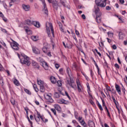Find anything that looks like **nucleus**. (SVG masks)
Masks as SVG:
<instances>
[{
    "instance_id": "nucleus-21",
    "label": "nucleus",
    "mask_w": 127,
    "mask_h": 127,
    "mask_svg": "<svg viewBox=\"0 0 127 127\" xmlns=\"http://www.w3.org/2000/svg\"><path fill=\"white\" fill-rule=\"evenodd\" d=\"M50 80L53 84H55L56 82H57V80H56V78L54 76H51L50 77Z\"/></svg>"
},
{
    "instance_id": "nucleus-52",
    "label": "nucleus",
    "mask_w": 127,
    "mask_h": 127,
    "mask_svg": "<svg viewBox=\"0 0 127 127\" xmlns=\"http://www.w3.org/2000/svg\"><path fill=\"white\" fill-rule=\"evenodd\" d=\"M55 67H56V69H58L59 68V67H60V65L58 64H56Z\"/></svg>"
},
{
    "instance_id": "nucleus-53",
    "label": "nucleus",
    "mask_w": 127,
    "mask_h": 127,
    "mask_svg": "<svg viewBox=\"0 0 127 127\" xmlns=\"http://www.w3.org/2000/svg\"><path fill=\"white\" fill-rule=\"evenodd\" d=\"M115 66L116 67V68H118V69H120V65H119V64H115Z\"/></svg>"
},
{
    "instance_id": "nucleus-13",
    "label": "nucleus",
    "mask_w": 127,
    "mask_h": 127,
    "mask_svg": "<svg viewBox=\"0 0 127 127\" xmlns=\"http://www.w3.org/2000/svg\"><path fill=\"white\" fill-rule=\"evenodd\" d=\"M32 24H33V25H34L35 27H37V28H39V27H40V23H39V22L36 21H33Z\"/></svg>"
},
{
    "instance_id": "nucleus-25",
    "label": "nucleus",
    "mask_w": 127,
    "mask_h": 127,
    "mask_svg": "<svg viewBox=\"0 0 127 127\" xmlns=\"http://www.w3.org/2000/svg\"><path fill=\"white\" fill-rule=\"evenodd\" d=\"M13 83H14V85H15V86H20V83H19V81H18V80H17V79H14Z\"/></svg>"
},
{
    "instance_id": "nucleus-36",
    "label": "nucleus",
    "mask_w": 127,
    "mask_h": 127,
    "mask_svg": "<svg viewBox=\"0 0 127 127\" xmlns=\"http://www.w3.org/2000/svg\"><path fill=\"white\" fill-rule=\"evenodd\" d=\"M24 91H25V93L28 94V95H31V92H30V91H29V90L27 89H24Z\"/></svg>"
},
{
    "instance_id": "nucleus-64",
    "label": "nucleus",
    "mask_w": 127,
    "mask_h": 127,
    "mask_svg": "<svg viewBox=\"0 0 127 127\" xmlns=\"http://www.w3.org/2000/svg\"><path fill=\"white\" fill-rule=\"evenodd\" d=\"M124 45H127V41H124Z\"/></svg>"
},
{
    "instance_id": "nucleus-62",
    "label": "nucleus",
    "mask_w": 127,
    "mask_h": 127,
    "mask_svg": "<svg viewBox=\"0 0 127 127\" xmlns=\"http://www.w3.org/2000/svg\"><path fill=\"white\" fill-rule=\"evenodd\" d=\"M84 114H85V115L86 116H87V115H88V114L87 113V109H85L84 110Z\"/></svg>"
},
{
    "instance_id": "nucleus-29",
    "label": "nucleus",
    "mask_w": 127,
    "mask_h": 127,
    "mask_svg": "<svg viewBox=\"0 0 127 127\" xmlns=\"http://www.w3.org/2000/svg\"><path fill=\"white\" fill-rule=\"evenodd\" d=\"M4 84V83H3V78H2V77L0 76V85H1L2 87H3Z\"/></svg>"
},
{
    "instance_id": "nucleus-60",
    "label": "nucleus",
    "mask_w": 127,
    "mask_h": 127,
    "mask_svg": "<svg viewBox=\"0 0 127 127\" xmlns=\"http://www.w3.org/2000/svg\"><path fill=\"white\" fill-rule=\"evenodd\" d=\"M81 17L83 18V19H86V16H85V14H82L81 15Z\"/></svg>"
},
{
    "instance_id": "nucleus-37",
    "label": "nucleus",
    "mask_w": 127,
    "mask_h": 127,
    "mask_svg": "<svg viewBox=\"0 0 127 127\" xmlns=\"http://www.w3.org/2000/svg\"><path fill=\"white\" fill-rule=\"evenodd\" d=\"M105 110L106 112L107 113V115L109 118L111 117V115L110 114V112H109V110L108 109V107H106V108H105Z\"/></svg>"
},
{
    "instance_id": "nucleus-2",
    "label": "nucleus",
    "mask_w": 127,
    "mask_h": 127,
    "mask_svg": "<svg viewBox=\"0 0 127 127\" xmlns=\"http://www.w3.org/2000/svg\"><path fill=\"white\" fill-rule=\"evenodd\" d=\"M46 25L47 28V32L49 37H51V35L50 34V29L52 32L53 37H54V30L53 29V26L52 25V23L47 22Z\"/></svg>"
},
{
    "instance_id": "nucleus-5",
    "label": "nucleus",
    "mask_w": 127,
    "mask_h": 127,
    "mask_svg": "<svg viewBox=\"0 0 127 127\" xmlns=\"http://www.w3.org/2000/svg\"><path fill=\"white\" fill-rule=\"evenodd\" d=\"M41 1H42L43 4V11L47 15H48V10L47 9V7L46 6V3H45V0H40Z\"/></svg>"
},
{
    "instance_id": "nucleus-49",
    "label": "nucleus",
    "mask_w": 127,
    "mask_h": 127,
    "mask_svg": "<svg viewBox=\"0 0 127 127\" xmlns=\"http://www.w3.org/2000/svg\"><path fill=\"white\" fill-rule=\"evenodd\" d=\"M75 34L79 36L80 35V33H79V31L77 30V29H75Z\"/></svg>"
},
{
    "instance_id": "nucleus-40",
    "label": "nucleus",
    "mask_w": 127,
    "mask_h": 127,
    "mask_svg": "<svg viewBox=\"0 0 127 127\" xmlns=\"http://www.w3.org/2000/svg\"><path fill=\"white\" fill-rule=\"evenodd\" d=\"M57 84L59 87H61V86H62V82L60 80L57 81Z\"/></svg>"
},
{
    "instance_id": "nucleus-45",
    "label": "nucleus",
    "mask_w": 127,
    "mask_h": 127,
    "mask_svg": "<svg viewBox=\"0 0 127 127\" xmlns=\"http://www.w3.org/2000/svg\"><path fill=\"white\" fill-rule=\"evenodd\" d=\"M112 100H113L114 103L115 105H117V100H116V99H115V97L114 96H112Z\"/></svg>"
},
{
    "instance_id": "nucleus-14",
    "label": "nucleus",
    "mask_w": 127,
    "mask_h": 127,
    "mask_svg": "<svg viewBox=\"0 0 127 127\" xmlns=\"http://www.w3.org/2000/svg\"><path fill=\"white\" fill-rule=\"evenodd\" d=\"M55 109L59 112L61 113V107L58 104H55L54 105Z\"/></svg>"
},
{
    "instance_id": "nucleus-3",
    "label": "nucleus",
    "mask_w": 127,
    "mask_h": 127,
    "mask_svg": "<svg viewBox=\"0 0 127 127\" xmlns=\"http://www.w3.org/2000/svg\"><path fill=\"white\" fill-rule=\"evenodd\" d=\"M67 86H70L71 88H72L74 90H76L77 89V86L76 85V83L74 82L73 79L70 78L69 80H67Z\"/></svg>"
},
{
    "instance_id": "nucleus-8",
    "label": "nucleus",
    "mask_w": 127,
    "mask_h": 127,
    "mask_svg": "<svg viewBox=\"0 0 127 127\" xmlns=\"http://www.w3.org/2000/svg\"><path fill=\"white\" fill-rule=\"evenodd\" d=\"M22 7L25 11H29L30 10V6L28 4H23Z\"/></svg>"
},
{
    "instance_id": "nucleus-61",
    "label": "nucleus",
    "mask_w": 127,
    "mask_h": 127,
    "mask_svg": "<svg viewBox=\"0 0 127 127\" xmlns=\"http://www.w3.org/2000/svg\"><path fill=\"white\" fill-rule=\"evenodd\" d=\"M89 102L90 103V104H91V105H94V102L93 101V100H89Z\"/></svg>"
},
{
    "instance_id": "nucleus-59",
    "label": "nucleus",
    "mask_w": 127,
    "mask_h": 127,
    "mask_svg": "<svg viewBox=\"0 0 127 127\" xmlns=\"http://www.w3.org/2000/svg\"><path fill=\"white\" fill-rule=\"evenodd\" d=\"M80 124L82 125V126H83V124H84V123H85V121H84V120H82V121H80Z\"/></svg>"
},
{
    "instance_id": "nucleus-9",
    "label": "nucleus",
    "mask_w": 127,
    "mask_h": 127,
    "mask_svg": "<svg viewBox=\"0 0 127 127\" xmlns=\"http://www.w3.org/2000/svg\"><path fill=\"white\" fill-rule=\"evenodd\" d=\"M76 84L77 86V90L79 93H81L82 92V86L81 85V83H80V82L79 80H77L76 81Z\"/></svg>"
},
{
    "instance_id": "nucleus-1",
    "label": "nucleus",
    "mask_w": 127,
    "mask_h": 127,
    "mask_svg": "<svg viewBox=\"0 0 127 127\" xmlns=\"http://www.w3.org/2000/svg\"><path fill=\"white\" fill-rule=\"evenodd\" d=\"M18 58L20 59V62L22 64H25L27 66L30 65V62L29 61V58L24 54H22L21 56H19L18 54Z\"/></svg>"
},
{
    "instance_id": "nucleus-22",
    "label": "nucleus",
    "mask_w": 127,
    "mask_h": 127,
    "mask_svg": "<svg viewBox=\"0 0 127 127\" xmlns=\"http://www.w3.org/2000/svg\"><path fill=\"white\" fill-rule=\"evenodd\" d=\"M88 126L89 127H95V123H93V121H91V120H89L88 121Z\"/></svg>"
},
{
    "instance_id": "nucleus-20",
    "label": "nucleus",
    "mask_w": 127,
    "mask_h": 127,
    "mask_svg": "<svg viewBox=\"0 0 127 127\" xmlns=\"http://www.w3.org/2000/svg\"><path fill=\"white\" fill-rule=\"evenodd\" d=\"M100 8H99V6H95V12L96 15L99 14L100 13Z\"/></svg>"
},
{
    "instance_id": "nucleus-44",
    "label": "nucleus",
    "mask_w": 127,
    "mask_h": 127,
    "mask_svg": "<svg viewBox=\"0 0 127 127\" xmlns=\"http://www.w3.org/2000/svg\"><path fill=\"white\" fill-rule=\"evenodd\" d=\"M1 31L2 32H4V33H6V34H7V31H6V30L3 29V28H1Z\"/></svg>"
},
{
    "instance_id": "nucleus-33",
    "label": "nucleus",
    "mask_w": 127,
    "mask_h": 127,
    "mask_svg": "<svg viewBox=\"0 0 127 127\" xmlns=\"http://www.w3.org/2000/svg\"><path fill=\"white\" fill-rule=\"evenodd\" d=\"M66 73L67 74H68V76H69L70 77V75H71V69H70V68L67 67L66 69Z\"/></svg>"
},
{
    "instance_id": "nucleus-51",
    "label": "nucleus",
    "mask_w": 127,
    "mask_h": 127,
    "mask_svg": "<svg viewBox=\"0 0 127 127\" xmlns=\"http://www.w3.org/2000/svg\"><path fill=\"white\" fill-rule=\"evenodd\" d=\"M64 102V99H60L59 100V103H60V104H63Z\"/></svg>"
},
{
    "instance_id": "nucleus-15",
    "label": "nucleus",
    "mask_w": 127,
    "mask_h": 127,
    "mask_svg": "<svg viewBox=\"0 0 127 127\" xmlns=\"http://www.w3.org/2000/svg\"><path fill=\"white\" fill-rule=\"evenodd\" d=\"M61 3L63 4V5L64 7H67L68 9H70V6L69 5H66V0H61Z\"/></svg>"
},
{
    "instance_id": "nucleus-27",
    "label": "nucleus",
    "mask_w": 127,
    "mask_h": 127,
    "mask_svg": "<svg viewBox=\"0 0 127 127\" xmlns=\"http://www.w3.org/2000/svg\"><path fill=\"white\" fill-rule=\"evenodd\" d=\"M40 91L42 93H44V91H45V87L43 85H41L40 87Z\"/></svg>"
},
{
    "instance_id": "nucleus-32",
    "label": "nucleus",
    "mask_w": 127,
    "mask_h": 127,
    "mask_svg": "<svg viewBox=\"0 0 127 127\" xmlns=\"http://www.w3.org/2000/svg\"><path fill=\"white\" fill-rule=\"evenodd\" d=\"M31 39L33 40V41H37L38 38L36 36H32Z\"/></svg>"
},
{
    "instance_id": "nucleus-19",
    "label": "nucleus",
    "mask_w": 127,
    "mask_h": 127,
    "mask_svg": "<svg viewBox=\"0 0 127 127\" xmlns=\"http://www.w3.org/2000/svg\"><path fill=\"white\" fill-rule=\"evenodd\" d=\"M24 28L26 32H27L28 34H32V31H31L30 28H29L28 27H25Z\"/></svg>"
},
{
    "instance_id": "nucleus-38",
    "label": "nucleus",
    "mask_w": 127,
    "mask_h": 127,
    "mask_svg": "<svg viewBox=\"0 0 127 127\" xmlns=\"http://www.w3.org/2000/svg\"><path fill=\"white\" fill-rule=\"evenodd\" d=\"M33 88L35 90V92H38V91L39 90L38 89V88H37V86L36 84H34Z\"/></svg>"
},
{
    "instance_id": "nucleus-34",
    "label": "nucleus",
    "mask_w": 127,
    "mask_h": 127,
    "mask_svg": "<svg viewBox=\"0 0 127 127\" xmlns=\"http://www.w3.org/2000/svg\"><path fill=\"white\" fill-rule=\"evenodd\" d=\"M53 6L54 8L56 9V10H57V9H58V4L57 3H53Z\"/></svg>"
},
{
    "instance_id": "nucleus-28",
    "label": "nucleus",
    "mask_w": 127,
    "mask_h": 127,
    "mask_svg": "<svg viewBox=\"0 0 127 127\" xmlns=\"http://www.w3.org/2000/svg\"><path fill=\"white\" fill-rule=\"evenodd\" d=\"M119 39H124V34H123L122 32H120L119 33Z\"/></svg>"
},
{
    "instance_id": "nucleus-47",
    "label": "nucleus",
    "mask_w": 127,
    "mask_h": 127,
    "mask_svg": "<svg viewBox=\"0 0 127 127\" xmlns=\"http://www.w3.org/2000/svg\"><path fill=\"white\" fill-rule=\"evenodd\" d=\"M108 35L109 36H113L114 33H113V32H108Z\"/></svg>"
},
{
    "instance_id": "nucleus-35",
    "label": "nucleus",
    "mask_w": 127,
    "mask_h": 127,
    "mask_svg": "<svg viewBox=\"0 0 127 127\" xmlns=\"http://www.w3.org/2000/svg\"><path fill=\"white\" fill-rule=\"evenodd\" d=\"M101 101L102 102V107L104 108V109H106V107H107V106H106V103H105V101L102 98H101Z\"/></svg>"
},
{
    "instance_id": "nucleus-41",
    "label": "nucleus",
    "mask_w": 127,
    "mask_h": 127,
    "mask_svg": "<svg viewBox=\"0 0 127 127\" xmlns=\"http://www.w3.org/2000/svg\"><path fill=\"white\" fill-rule=\"evenodd\" d=\"M37 115H38V121L39 122L40 121V117H42L40 115V113L39 112H37Z\"/></svg>"
},
{
    "instance_id": "nucleus-46",
    "label": "nucleus",
    "mask_w": 127,
    "mask_h": 127,
    "mask_svg": "<svg viewBox=\"0 0 127 127\" xmlns=\"http://www.w3.org/2000/svg\"><path fill=\"white\" fill-rule=\"evenodd\" d=\"M27 119L28 122L30 123V125L32 126V122H31V121H30V119H29V117L28 116L27 117Z\"/></svg>"
},
{
    "instance_id": "nucleus-39",
    "label": "nucleus",
    "mask_w": 127,
    "mask_h": 127,
    "mask_svg": "<svg viewBox=\"0 0 127 127\" xmlns=\"http://www.w3.org/2000/svg\"><path fill=\"white\" fill-rule=\"evenodd\" d=\"M10 102H11L12 105H13V106H14V105H15V101L14 100V99H13V98H11L10 99Z\"/></svg>"
},
{
    "instance_id": "nucleus-7",
    "label": "nucleus",
    "mask_w": 127,
    "mask_h": 127,
    "mask_svg": "<svg viewBox=\"0 0 127 127\" xmlns=\"http://www.w3.org/2000/svg\"><path fill=\"white\" fill-rule=\"evenodd\" d=\"M49 48H48V44L45 43L44 44V47L43 48V51L44 53H48L49 51Z\"/></svg>"
},
{
    "instance_id": "nucleus-54",
    "label": "nucleus",
    "mask_w": 127,
    "mask_h": 127,
    "mask_svg": "<svg viewBox=\"0 0 127 127\" xmlns=\"http://www.w3.org/2000/svg\"><path fill=\"white\" fill-rule=\"evenodd\" d=\"M106 10H111V7L109 6H107L106 7Z\"/></svg>"
},
{
    "instance_id": "nucleus-11",
    "label": "nucleus",
    "mask_w": 127,
    "mask_h": 127,
    "mask_svg": "<svg viewBox=\"0 0 127 127\" xmlns=\"http://www.w3.org/2000/svg\"><path fill=\"white\" fill-rule=\"evenodd\" d=\"M12 47L14 50H18L19 48L18 47V44L16 42H14Z\"/></svg>"
},
{
    "instance_id": "nucleus-58",
    "label": "nucleus",
    "mask_w": 127,
    "mask_h": 127,
    "mask_svg": "<svg viewBox=\"0 0 127 127\" xmlns=\"http://www.w3.org/2000/svg\"><path fill=\"white\" fill-rule=\"evenodd\" d=\"M0 71H3V67L1 65H0Z\"/></svg>"
},
{
    "instance_id": "nucleus-16",
    "label": "nucleus",
    "mask_w": 127,
    "mask_h": 127,
    "mask_svg": "<svg viewBox=\"0 0 127 127\" xmlns=\"http://www.w3.org/2000/svg\"><path fill=\"white\" fill-rule=\"evenodd\" d=\"M32 50L34 53L35 54H40V51L36 47H33Z\"/></svg>"
},
{
    "instance_id": "nucleus-23",
    "label": "nucleus",
    "mask_w": 127,
    "mask_h": 127,
    "mask_svg": "<svg viewBox=\"0 0 127 127\" xmlns=\"http://www.w3.org/2000/svg\"><path fill=\"white\" fill-rule=\"evenodd\" d=\"M43 67L44 68L45 70H48V64L46 62H43Z\"/></svg>"
},
{
    "instance_id": "nucleus-55",
    "label": "nucleus",
    "mask_w": 127,
    "mask_h": 127,
    "mask_svg": "<svg viewBox=\"0 0 127 127\" xmlns=\"http://www.w3.org/2000/svg\"><path fill=\"white\" fill-rule=\"evenodd\" d=\"M3 20L5 22H6L7 21V19L5 17H4V16H3V17H2Z\"/></svg>"
},
{
    "instance_id": "nucleus-56",
    "label": "nucleus",
    "mask_w": 127,
    "mask_h": 127,
    "mask_svg": "<svg viewBox=\"0 0 127 127\" xmlns=\"http://www.w3.org/2000/svg\"><path fill=\"white\" fill-rule=\"evenodd\" d=\"M112 48L115 50H116V49H117V46H116V45H113L112 46Z\"/></svg>"
},
{
    "instance_id": "nucleus-48",
    "label": "nucleus",
    "mask_w": 127,
    "mask_h": 127,
    "mask_svg": "<svg viewBox=\"0 0 127 127\" xmlns=\"http://www.w3.org/2000/svg\"><path fill=\"white\" fill-rule=\"evenodd\" d=\"M106 90L107 91H110V92H111L112 90H111V87H110V86L107 85L106 86Z\"/></svg>"
},
{
    "instance_id": "nucleus-57",
    "label": "nucleus",
    "mask_w": 127,
    "mask_h": 127,
    "mask_svg": "<svg viewBox=\"0 0 127 127\" xmlns=\"http://www.w3.org/2000/svg\"><path fill=\"white\" fill-rule=\"evenodd\" d=\"M47 55L48 56H49L50 57H51V52H49V51L47 53Z\"/></svg>"
},
{
    "instance_id": "nucleus-24",
    "label": "nucleus",
    "mask_w": 127,
    "mask_h": 127,
    "mask_svg": "<svg viewBox=\"0 0 127 127\" xmlns=\"http://www.w3.org/2000/svg\"><path fill=\"white\" fill-rule=\"evenodd\" d=\"M32 21H31L29 19H27L25 21V23L28 25H31V24H32Z\"/></svg>"
},
{
    "instance_id": "nucleus-42",
    "label": "nucleus",
    "mask_w": 127,
    "mask_h": 127,
    "mask_svg": "<svg viewBox=\"0 0 127 127\" xmlns=\"http://www.w3.org/2000/svg\"><path fill=\"white\" fill-rule=\"evenodd\" d=\"M51 111L53 112L55 116H56V110L55 109H51Z\"/></svg>"
},
{
    "instance_id": "nucleus-4",
    "label": "nucleus",
    "mask_w": 127,
    "mask_h": 127,
    "mask_svg": "<svg viewBox=\"0 0 127 127\" xmlns=\"http://www.w3.org/2000/svg\"><path fill=\"white\" fill-rule=\"evenodd\" d=\"M95 3L97 6L105 7L107 5V2H104L103 0H95Z\"/></svg>"
},
{
    "instance_id": "nucleus-12",
    "label": "nucleus",
    "mask_w": 127,
    "mask_h": 127,
    "mask_svg": "<svg viewBox=\"0 0 127 127\" xmlns=\"http://www.w3.org/2000/svg\"><path fill=\"white\" fill-rule=\"evenodd\" d=\"M115 88L117 92L119 94V95H122V91L121 90V87L118 84L115 85Z\"/></svg>"
},
{
    "instance_id": "nucleus-17",
    "label": "nucleus",
    "mask_w": 127,
    "mask_h": 127,
    "mask_svg": "<svg viewBox=\"0 0 127 127\" xmlns=\"http://www.w3.org/2000/svg\"><path fill=\"white\" fill-rule=\"evenodd\" d=\"M72 69H74V70H76V71H78L79 70V67L78 65H77V64L76 63H74L72 64Z\"/></svg>"
},
{
    "instance_id": "nucleus-31",
    "label": "nucleus",
    "mask_w": 127,
    "mask_h": 127,
    "mask_svg": "<svg viewBox=\"0 0 127 127\" xmlns=\"http://www.w3.org/2000/svg\"><path fill=\"white\" fill-rule=\"evenodd\" d=\"M37 83L40 85H43L44 84V82L43 81L41 80V79H37Z\"/></svg>"
},
{
    "instance_id": "nucleus-63",
    "label": "nucleus",
    "mask_w": 127,
    "mask_h": 127,
    "mask_svg": "<svg viewBox=\"0 0 127 127\" xmlns=\"http://www.w3.org/2000/svg\"><path fill=\"white\" fill-rule=\"evenodd\" d=\"M0 17H3L4 16L3 15V14L1 12H0Z\"/></svg>"
},
{
    "instance_id": "nucleus-6",
    "label": "nucleus",
    "mask_w": 127,
    "mask_h": 127,
    "mask_svg": "<svg viewBox=\"0 0 127 127\" xmlns=\"http://www.w3.org/2000/svg\"><path fill=\"white\" fill-rule=\"evenodd\" d=\"M95 20L97 23H101V21H102V13L100 12L99 14L96 15Z\"/></svg>"
},
{
    "instance_id": "nucleus-43",
    "label": "nucleus",
    "mask_w": 127,
    "mask_h": 127,
    "mask_svg": "<svg viewBox=\"0 0 127 127\" xmlns=\"http://www.w3.org/2000/svg\"><path fill=\"white\" fill-rule=\"evenodd\" d=\"M65 95L68 98L69 100H71V97H70V96H69V94H68V92L67 91H65Z\"/></svg>"
},
{
    "instance_id": "nucleus-30",
    "label": "nucleus",
    "mask_w": 127,
    "mask_h": 127,
    "mask_svg": "<svg viewBox=\"0 0 127 127\" xmlns=\"http://www.w3.org/2000/svg\"><path fill=\"white\" fill-rule=\"evenodd\" d=\"M97 106L99 108V109L100 110V111H104V109H103V107H102V105L100 104L99 101L97 102Z\"/></svg>"
},
{
    "instance_id": "nucleus-50",
    "label": "nucleus",
    "mask_w": 127,
    "mask_h": 127,
    "mask_svg": "<svg viewBox=\"0 0 127 127\" xmlns=\"http://www.w3.org/2000/svg\"><path fill=\"white\" fill-rule=\"evenodd\" d=\"M63 104H64V105H68V104H69V102L64 100V101Z\"/></svg>"
},
{
    "instance_id": "nucleus-18",
    "label": "nucleus",
    "mask_w": 127,
    "mask_h": 127,
    "mask_svg": "<svg viewBox=\"0 0 127 127\" xmlns=\"http://www.w3.org/2000/svg\"><path fill=\"white\" fill-rule=\"evenodd\" d=\"M32 66L34 67V68H37V69H39V65H38V64L36 63L35 61L32 62Z\"/></svg>"
},
{
    "instance_id": "nucleus-26",
    "label": "nucleus",
    "mask_w": 127,
    "mask_h": 127,
    "mask_svg": "<svg viewBox=\"0 0 127 127\" xmlns=\"http://www.w3.org/2000/svg\"><path fill=\"white\" fill-rule=\"evenodd\" d=\"M54 97L57 99H59V98H60V93H59V92H55L54 93Z\"/></svg>"
},
{
    "instance_id": "nucleus-10",
    "label": "nucleus",
    "mask_w": 127,
    "mask_h": 127,
    "mask_svg": "<svg viewBox=\"0 0 127 127\" xmlns=\"http://www.w3.org/2000/svg\"><path fill=\"white\" fill-rule=\"evenodd\" d=\"M51 96H52V94L50 93L47 94V98H48V102H49V103H53L54 102V100L52 99Z\"/></svg>"
}]
</instances>
